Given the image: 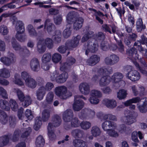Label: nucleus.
<instances>
[{
	"label": "nucleus",
	"instance_id": "1",
	"mask_svg": "<svg viewBox=\"0 0 147 147\" xmlns=\"http://www.w3.org/2000/svg\"><path fill=\"white\" fill-rule=\"evenodd\" d=\"M123 76L120 73H116L114 74L111 78L108 76H106L102 77L98 81L100 86H104L108 85L112 82L113 85L116 87L121 86L122 84H124V81L122 80Z\"/></svg>",
	"mask_w": 147,
	"mask_h": 147
},
{
	"label": "nucleus",
	"instance_id": "2",
	"mask_svg": "<svg viewBox=\"0 0 147 147\" xmlns=\"http://www.w3.org/2000/svg\"><path fill=\"white\" fill-rule=\"evenodd\" d=\"M55 92L56 95L63 99H67L72 95L71 93L68 91L66 87L64 86L56 88L55 89Z\"/></svg>",
	"mask_w": 147,
	"mask_h": 147
},
{
	"label": "nucleus",
	"instance_id": "3",
	"mask_svg": "<svg viewBox=\"0 0 147 147\" xmlns=\"http://www.w3.org/2000/svg\"><path fill=\"white\" fill-rule=\"evenodd\" d=\"M68 77V74L66 72L59 73L55 71L51 74L50 78L52 81L56 80L58 82L63 83L66 81Z\"/></svg>",
	"mask_w": 147,
	"mask_h": 147
},
{
	"label": "nucleus",
	"instance_id": "4",
	"mask_svg": "<svg viewBox=\"0 0 147 147\" xmlns=\"http://www.w3.org/2000/svg\"><path fill=\"white\" fill-rule=\"evenodd\" d=\"M46 46L49 48H51L53 47V43L52 40L47 38L45 40H39L37 45L38 52L40 53L44 52Z\"/></svg>",
	"mask_w": 147,
	"mask_h": 147
},
{
	"label": "nucleus",
	"instance_id": "5",
	"mask_svg": "<svg viewBox=\"0 0 147 147\" xmlns=\"http://www.w3.org/2000/svg\"><path fill=\"white\" fill-rule=\"evenodd\" d=\"M134 111H125V116L122 117L121 119V122L129 125L136 122V120L134 116Z\"/></svg>",
	"mask_w": 147,
	"mask_h": 147
},
{
	"label": "nucleus",
	"instance_id": "6",
	"mask_svg": "<svg viewBox=\"0 0 147 147\" xmlns=\"http://www.w3.org/2000/svg\"><path fill=\"white\" fill-rule=\"evenodd\" d=\"M73 114L71 110H67L65 111L63 114V119L65 122L71 121V125L74 127H78L80 125V123L77 118L72 119Z\"/></svg>",
	"mask_w": 147,
	"mask_h": 147
},
{
	"label": "nucleus",
	"instance_id": "7",
	"mask_svg": "<svg viewBox=\"0 0 147 147\" xmlns=\"http://www.w3.org/2000/svg\"><path fill=\"white\" fill-rule=\"evenodd\" d=\"M61 123V119L58 116L54 118V121L53 123H50L49 124L48 127V135L51 140H53L55 137V135L53 131V125L54 127H57L59 126Z\"/></svg>",
	"mask_w": 147,
	"mask_h": 147
},
{
	"label": "nucleus",
	"instance_id": "8",
	"mask_svg": "<svg viewBox=\"0 0 147 147\" xmlns=\"http://www.w3.org/2000/svg\"><path fill=\"white\" fill-rule=\"evenodd\" d=\"M80 39V37L78 35L74 38L73 40L71 41H68L66 42L65 46H60L58 49V51L61 53H64L67 49L69 48L70 47H74L76 46L78 44L79 40Z\"/></svg>",
	"mask_w": 147,
	"mask_h": 147
},
{
	"label": "nucleus",
	"instance_id": "9",
	"mask_svg": "<svg viewBox=\"0 0 147 147\" xmlns=\"http://www.w3.org/2000/svg\"><path fill=\"white\" fill-rule=\"evenodd\" d=\"M14 92L17 93L18 98L20 101L24 100L22 105L24 107H27L31 104L32 100L29 96L25 97L23 92L18 89H14Z\"/></svg>",
	"mask_w": 147,
	"mask_h": 147
},
{
	"label": "nucleus",
	"instance_id": "10",
	"mask_svg": "<svg viewBox=\"0 0 147 147\" xmlns=\"http://www.w3.org/2000/svg\"><path fill=\"white\" fill-rule=\"evenodd\" d=\"M14 24H16V29L17 31L16 35V38L21 42L23 41L25 38L22 36V33L24 31V28L22 22L21 21H19L16 23V22H14Z\"/></svg>",
	"mask_w": 147,
	"mask_h": 147
},
{
	"label": "nucleus",
	"instance_id": "11",
	"mask_svg": "<svg viewBox=\"0 0 147 147\" xmlns=\"http://www.w3.org/2000/svg\"><path fill=\"white\" fill-rule=\"evenodd\" d=\"M80 98L86 100V98L83 96H76L75 97V102L73 105V109L75 111H79L84 106V104Z\"/></svg>",
	"mask_w": 147,
	"mask_h": 147
},
{
	"label": "nucleus",
	"instance_id": "12",
	"mask_svg": "<svg viewBox=\"0 0 147 147\" xmlns=\"http://www.w3.org/2000/svg\"><path fill=\"white\" fill-rule=\"evenodd\" d=\"M126 77L132 81L138 80L140 78L139 73L135 70H131L128 72L126 75Z\"/></svg>",
	"mask_w": 147,
	"mask_h": 147
},
{
	"label": "nucleus",
	"instance_id": "13",
	"mask_svg": "<svg viewBox=\"0 0 147 147\" xmlns=\"http://www.w3.org/2000/svg\"><path fill=\"white\" fill-rule=\"evenodd\" d=\"M102 129L106 133L111 129H115L117 127L116 124L110 121H106L103 122L102 125Z\"/></svg>",
	"mask_w": 147,
	"mask_h": 147
},
{
	"label": "nucleus",
	"instance_id": "14",
	"mask_svg": "<svg viewBox=\"0 0 147 147\" xmlns=\"http://www.w3.org/2000/svg\"><path fill=\"white\" fill-rule=\"evenodd\" d=\"M79 90L83 94H87L89 92L90 86L87 83H83L80 84L79 86Z\"/></svg>",
	"mask_w": 147,
	"mask_h": 147
},
{
	"label": "nucleus",
	"instance_id": "15",
	"mask_svg": "<svg viewBox=\"0 0 147 147\" xmlns=\"http://www.w3.org/2000/svg\"><path fill=\"white\" fill-rule=\"evenodd\" d=\"M15 60V57L14 55L11 53L9 56V58L4 57L1 58V61L4 64L7 65H9L11 63L13 62Z\"/></svg>",
	"mask_w": 147,
	"mask_h": 147
},
{
	"label": "nucleus",
	"instance_id": "16",
	"mask_svg": "<svg viewBox=\"0 0 147 147\" xmlns=\"http://www.w3.org/2000/svg\"><path fill=\"white\" fill-rule=\"evenodd\" d=\"M127 54L129 55V58L133 60L134 59L136 61L139 59V57H138V55L137 54V51L135 48H133L127 51Z\"/></svg>",
	"mask_w": 147,
	"mask_h": 147
},
{
	"label": "nucleus",
	"instance_id": "17",
	"mask_svg": "<svg viewBox=\"0 0 147 147\" xmlns=\"http://www.w3.org/2000/svg\"><path fill=\"white\" fill-rule=\"evenodd\" d=\"M75 62V60L72 57H69L67 60V62L62 64L60 67L61 71L65 70L67 67L72 65Z\"/></svg>",
	"mask_w": 147,
	"mask_h": 147
},
{
	"label": "nucleus",
	"instance_id": "18",
	"mask_svg": "<svg viewBox=\"0 0 147 147\" xmlns=\"http://www.w3.org/2000/svg\"><path fill=\"white\" fill-rule=\"evenodd\" d=\"M91 132L92 136H90L88 137L89 139L90 140L93 139V136L96 137L100 135L101 134V131L100 129L96 126H94L92 127Z\"/></svg>",
	"mask_w": 147,
	"mask_h": 147
},
{
	"label": "nucleus",
	"instance_id": "19",
	"mask_svg": "<svg viewBox=\"0 0 147 147\" xmlns=\"http://www.w3.org/2000/svg\"><path fill=\"white\" fill-rule=\"evenodd\" d=\"M103 103L107 107L110 108H113L117 106L116 102L113 100L105 99L103 100Z\"/></svg>",
	"mask_w": 147,
	"mask_h": 147
},
{
	"label": "nucleus",
	"instance_id": "20",
	"mask_svg": "<svg viewBox=\"0 0 147 147\" xmlns=\"http://www.w3.org/2000/svg\"><path fill=\"white\" fill-rule=\"evenodd\" d=\"M143 103L142 105L137 104L138 108L142 113H145L147 111V98H144L142 100Z\"/></svg>",
	"mask_w": 147,
	"mask_h": 147
},
{
	"label": "nucleus",
	"instance_id": "21",
	"mask_svg": "<svg viewBox=\"0 0 147 147\" xmlns=\"http://www.w3.org/2000/svg\"><path fill=\"white\" fill-rule=\"evenodd\" d=\"M30 66L33 71H37L40 69L39 61L36 58L34 59L31 61Z\"/></svg>",
	"mask_w": 147,
	"mask_h": 147
},
{
	"label": "nucleus",
	"instance_id": "22",
	"mask_svg": "<svg viewBox=\"0 0 147 147\" xmlns=\"http://www.w3.org/2000/svg\"><path fill=\"white\" fill-rule=\"evenodd\" d=\"M92 43H90L87 45L86 51V55H88L90 51L94 53L97 50L98 45L96 44H93V46H92Z\"/></svg>",
	"mask_w": 147,
	"mask_h": 147
},
{
	"label": "nucleus",
	"instance_id": "23",
	"mask_svg": "<svg viewBox=\"0 0 147 147\" xmlns=\"http://www.w3.org/2000/svg\"><path fill=\"white\" fill-rule=\"evenodd\" d=\"M25 83L27 86L31 88H35L36 85V81L31 78L26 79Z\"/></svg>",
	"mask_w": 147,
	"mask_h": 147
},
{
	"label": "nucleus",
	"instance_id": "24",
	"mask_svg": "<svg viewBox=\"0 0 147 147\" xmlns=\"http://www.w3.org/2000/svg\"><path fill=\"white\" fill-rule=\"evenodd\" d=\"M99 60V57L96 55H94L92 56L89 59L87 60V63L88 65L92 66L98 63Z\"/></svg>",
	"mask_w": 147,
	"mask_h": 147
},
{
	"label": "nucleus",
	"instance_id": "25",
	"mask_svg": "<svg viewBox=\"0 0 147 147\" xmlns=\"http://www.w3.org/2000/svg\"><path fill=\"white\" fill-rule=\"evenodd\" d=\"M127 94L126 90L124 89H121L117 93V97L119 100L125 99L127 96Z\"/></svg>",
	"mask_w": 147,
	"mask_h": 147
},
{
	"label": "nucleus",
	"instance_id": "26",
	"mask_svg": "<svg viewBox=\"0 0 147 147\" xmlns=\"http://www.w3.org/2000/svg\"><path fill=\"white\" fill-rule=\"evenodd\" d=\"M83 22V19L81 18H77L74 24V29L77 30L81 28Z\"/></svg>",
	"mask_w": 147,
	"mask_h": 147
},
{
	"label": "nucleus",
	"instance_id": "27",
	"mask_svg": "<svg viewBox=\"0 0 147 147\" xmlns=\"http://www.w3.org/2000/svg\"><path fill=\"white\" fill-rule=\"evenodd\" d=\"M141 99L140 97H136L127 100L123 103V104L125 106L127 107L132 103H135L138 102Z\"/></svg>",
	"mask_w": 147,
	"mask_h": 147
},
{
	"label": "nucleus",
	"instance_id": "28",
	"mask_svg": "<svg viewBox=\"0 0 147 147\" xmlns=\"http://www.w3.org/2000/svg\"><path fill=\"white\" fill-rule=\"evenodd\" d=\"M40 87L38 89L36 92V96L37 99L39 100H41L43 98L46 92Z\"/></svg>",
	"mask_w": 147,
	"mask_h": 147
},
{
	"label": "nucleus",
	"instance_id": "29",
	"mask_svg": "<svg viewBox=\"0 0 147 147\" xmlns=\"http://www.w3.org/2000/svg\"><path fill=\"white\" fill-rule=\"evenodd\" d=\"M47 28V30L49 33H50L51 32L52 33H53L52 30L54 28V26L50 22L49 20H46L45 28Z\"/></svg>",
	"mask_w": 147,
	"mask_h": 147
},
{
	"label": "nucleus",
	"instance_id": "30",
	"mask_svg": "<svg viewBox=\"0 0 147 147\" xmlns=\"http://www.w3.org/2000/svg\"><path fill=\"white\" fill-rule=\"evenodd\" d=\"M74 145L76 147H87V145L85 142L81 140L76 139L73 142Z\"/></svg>",
	"mask_w": 147,
	"mask_h": 147
},
{
	"label": "nucleus",
	"instance_id": "31",
	"mask_svg": "<svg viewBox=\"0 0 147 147\" xmlns=\"http://www.w3.org/2000/svg\"><path fill=\"white\" fill-rule=\"evenodd\" d=\"M51 56L50 53H47L44 54L41 58L42 63H48L51 60Z\"/></svg>",
	"mask_w": 147,
	"mask_h": 147
},
{
	"label": "nucleus",
	"instance_id": "32",
	"mask_svg": "<svg viewBox=\"0 0 147 147\" xmlns=\"http://www.w3.org/2000/svg\"><path fill=\"white\" fill-rule=\"evenodd\" d=\"M44 143V140L42 136H39L37 138L36 141V147H42Z\"/></svg>",
	"mask_w": 147,
	"mask_h": 147
},
{
	"label": "nucleus",
	"instance_id": "33",
	"mask_svg": "<svg viewBox=\"0 0 147 147\" xmlns=\"http://www.w3.org/2000/svg\"><path fill=\"white\" fill-rule=\"evenodd\" d=\"M136 25L137 30L138 32L145 28V26L143 25L142 20L141 18L138 20L136 22Z\"/></svg>",
	"mask_w": 147,
	"mask_h": 147
},
{
	"label": "nucleus",
	"instance_id": "34",
	"mask_svg": "<svg viewBox=\"0 0 147 147\" xmlns=\"http://www.w3.org/2000/svg\"><path fill=\"white\" fill-rule=\"evenodd\" d=\"M9 140L8 136H5L0 137V147H2L6 145Z\"/></svg>",
	"mask_w": 147,
	"mask_h": 147
},
{
	"label": "nucleus",
	"instance_id": "35",
	"mask_svg": "<svg viewBox=\"0 0 147 147\" xmlns=\"http://www.w3.org/2000/svg\"><path fill=\"white\" fill-rule=\"evenodd\" d=\"M13 82L14 83L19 86H23L24 84V83L20 80V76L18 74H15Z\"/></svg>",
	"mask_w": 147,
	"mask_h": 147
},
{
	"label": "nucleus",
	"instance_id": "36",
	"mask_svg": "<svg viewBox=\"0 0 147 147\" xmlns=\"http://www.w3.org/2000/svg\"><path fill=\"white\" fill-rule=\"evenodd\" d=\"M89 10H92L95 13V15L96 16V19L98 21V22L101 24L103 23V21L99 18L97 16H103L104 15L100 12H96V10L92 9L91 8H89Z\"/></svg>",
	"mask_w": 147,
	"mask_h": 147
},
{
	"label": "nucleus",
	"instance_id": "37",
	"mask_svg": "<svg viewBox=\"0 0 147 147\" xmlns=\"http://www.w3.org/2000/svg\"><path fill=\"white\" fill-rule=\"evenodd\" d=\"M54 94L52 92H49L47 95L46 100L47 103L50 104L52 102L54 98Z\"/></svg>",
	"mask_w": 147,
	"mask_h": 147
},
{
	"label": "nucleus",
	"instance_id": "38",
	"mask_svg": "<svg viewBox=\"0 0 147 147\" xmlns=\"http://www.w3.org/2000/svg\"><path fill=\"white\" fill-rule=\"evenodd\" d=\"M10 76L9 71L5 69L0 70V76L5 78H7Z\"/></svg>",
	"mask_w": 147,
	"mask_h": 147
},
{
	"label": "nucleus",
	"instance_id": "39",
	"mask_svg": "<svg viewBox=\"0 0 147 147\" xmlns=\"http://www.w3.org/2000/svg\"><path fill=\"white\" fill-rule=\"evenodd\" d=\"M115 129H111L109 131H108L106 133L110 136L114 137L116 138L119 136V134L118 133L115 131Z\"/></svg>",
	"mask_w": 147,
	"mask_h": 147
},
{
	"label": "nucleus",
	"instance_id": "40",
	"mask_svg": "<svg viewBox=\"0 0 147 147\" xmlns=\"http://www.w3.org/2000/svg\"><path fill=\"white\" fill-rule=\"evenodd\" d=\"M61 58V56L60 54L56 53L52 55V59L54 63H56L60 61Z\"/></svg>",
	"mask_w": 147,
	"mask_h": 147
},
{
	"label": "nucleus",
	"instance_id": "41",
	"mask_svg": "<svg viewBox=\"0 0 147 147\" xmlns=\"http://www.w3.org/2000/svg\"><path fill=\"white\" fill-rule=\"evenodd\" d=\"M0 106L2 109H5L7 111L10 109V106L8 103L5 100L1 101Z\"/></svg>",
	"mask_w": 147,
	"mask_h": 147
},
{
	"label": "nucleus",
	"instance_id": "42",
	"mask_svg": "<svg viewBox=\"0 0 147 147\" xmlns=\"http://www.w3.org/2000/svg\"><path fill=\"white\" fill-rule=\"evenodd\" d=\"M40 119V117H37L36 119L35 124L34 126V129L36 130H38L42 124L41 121Z\"/></svg>",
	"mask_w": 147,
	"mask_h": 147
},
{
	"label": "nucleus",
	"instance_id": "43",
	"mask_svg": "<svg viewBox=\"0 0 147 147\" xmlns=\"http://www.w3.org/2000/svg\"><path fill=\"white\" fill-rule=\"evenodd\" d=\"M0 118L2 119L1 122L3 124H5L7 122V117L5 113L1 110H0Z\"/></svg>",
	"mask_w": 147,
	"mask_h": 147
},
{
	"label": "nucleus",
	"instance_id": "44",
	"mask_svg": "<svg viewBox=\"0 0 147 147\" xmlns=\"http://www.w3.org/2000/svg\"><path fill=\"white\" fill-rule=\"evenodd\" d=\"M61 34L59 31H57L53 36V40L56 42H59L61 40Z\"/></svg>",
	"mask_w": 147,
	"mask_h": 147
},
{
	"label": "nucleus",
	"instance_id": "45",
	"mask_svg": "<svg viewBox=\"0 0 147 147\" xmlns=\"http://www.w3.org/2000/svg\"><path fill=\"white\" fill-rule=\"evenodd\" d=\"M49 112L48 110H45L42 113V119L44 121H47L49 117Z\"/></svg>",
	"mask_w": 147,
	"mask_h": 147
},
{
	"label": "nucleus",
	"instance_id": "46",
	"mask_svg": "<svg viewBox=\"0 0 147 147\" xmlns=\"http://www.w3.org/2000/svg\"><path fill=\"white\" fill-rule=\"evenodd\" d=\"M80 125L82 129L85 130L89 129L91 126V123L87 121L82 122Z\"/></svg>",
	"mask_w": 147,
	"mask_h": 147
},
{
	"label": "nucleus",
	"instance_id": "47",
	"mask_svg": "<svg viewBox=\"0 0 147 147\" xmlns=\"http://www.w3.org/2000/svg\"><path fill=\"white\" fill-rule=\"evenodd\" d=\"M90 95L91 96H94V97L99 98L101 96V93L98 90H93L91 91Z\"/></svg>",
	"mask_w": 147,
	"mask_h": 147
},
{
	"label": "nucleus",
	"instance_id": "48",
	"mask_svg": "<svg viewBox=\"0 0 147 147\" xmlns=\"http://www.w3.org/2000/svg\"><path fill=\"white\" fill-rule=\"evenodd\" d=\"M53 84L51 82H47L45 85V87L44 86L40 87L41 88H42L46 92L47 91L50 90L53 87Z\"/></svg>",
	"mask_w": 147,
	"mask_h": 147
},
{
	"label": "nucleus",
	"instance_id": "49",
	"mask_svg": "<svg viewBox=\"0 0 147 147\" xmlns=\"http://www.w3.org/2000/svg\"><path fill=\"white\" fill-rule=\"evenodd\" d=\"M67 27H69V28L65 29L63 33V36L65 38H68L71 34V28L69 27L70 26L69 25H67Z\"/></svg>",
	"mask_w": 147,
	"mask_h": 147
},
{
	"label": "nucleus",
	"instance_id": "50",
	"mask_svg": "<svg viewBox=\"0 0 147 147\" xmlns=\"http://www.w3.org/2000/svg\"><path fill=\"white\" fill-rule=\"evenodd\" d=\"M10 103L12 110L14 111H16L18 109V105L16 101L13 99H11Z\"/></svg>",
	"mask_w": 147,
	"mask_h": 147
},
{
	"label": "nucleus",
	"instance_id": "51",
	"mask_svg": "<svg viewBox=\"0 0 147 147\" xmlns=\"http://www.w3.org/2000/svg\"><path fill=\"white\" fill-rule=\"evenodd\" d=\"M25 115L27 118L29 120H31L33 118L32 112L29 109H27L25 113Z\"/></svg>",
	"mask_w": 147,
	"mask_h": 147
},
{
	"label": "nucleus",
	"instance_id": "52",
	"mask_svg": "<svg viewBox=\"0 0 147 147\" xmlns=\"http://www.w3.org/2000/svg\"><path fill=\"white\" fill-rule=\"evenodd\" d=\"M98 98L91 96L89 99V101L92 104H98L99 101V100Z\"/></svg>",
	"mask_w": 147,
	"mask_h": 147
},
{
	"label": "nucleus",
	"instance_id": "53",
	"mask_svg": "<svg viewBox=\"0 0 147 147\" xmlns=\"http://www.w3.org/2000/svg\"><path fill=\"white\" fill-rule=\"evenodd\" d=\"M8 32L7 27L4 25L1 26L0 27V33L3 35L7 34Z\"/></svg>",
	"mask_w": 147,
	"mask_h": 147
},
{
	"label": "nucleus",
	"instance_id": "54",
	"mask_svg": "<svg viewBox=\"0 0 147 147\" xmlns=\"http://www.w3.org/2000/svg\"><path fill=\"white\" fill-rule=\"evenodd\" d=\"M131 138L132 140L135 142H138L139 140L138 138V133L136 131L132 132L131 134Z\"/></svg>",
	"mask_w": 147,
	"mask_h": 147
},
{
	"label": "nucleus",
	"instance_id": "55",
	"mask_svg": "<svg viewBox=\"0 0 147 147\" xmlns=\"http://www.w3.org/2000/svg\"><path fill=\"white\" fill-rule=\"evenodd\" d=\"M28 28L29 34L30 36H34L36 34V31L32 25H29L28 26Z\"/></svg>",
	"mask_w": 147,
	"mask_h": 147
},
{
	"label": "nucleus",
	"instance_id": "56",
	"mask_svg": "<svg viewBox=\"0 0 147 147\" xmlns=\"http://www.w3.org/2000/svg\"><path fill=\"white\" fill-rule=\"evenodd\" d=\"M85 113L84 114V115H88L90 117H92L95 115V112L93 111L90 109H86L85 111Z\"/></svg>",
	"mask_w": 147,
	"mask_h": 147
},
{
	"label": "nucleus",
	"instance_id": "57",
	"mask_svg": "<svg viewBox=\"0 0 147 147\" xmlns=\"http://www.w3.org/2000/svg\"><path fill=\"white\" fill-rule=\"evenodd\" d=\"M62 20V16L60 15H58L54 17V21L55 23L56 24H60Z\"/></svg>",
	"mask_w": 147,
	"mask_h": 147
},
{
	"label": "nucleus",
	"instance_id": "58",
	"mask_svg": "<svg viewBox=\"0 0 147 147\" xmlns=\"http://www.w3.org/2000/svg\"><path fill=\"white\" fill-rule=\"evenodd\" d=\"M0 95L3 98H7V97L6 90L1 87H0Z\"/></svg>",
	"mask_w": 147,
	"mask_h": 147
},
{
	"label": "nucleus",
	"instance_id": "59",
	"mask_svg": "<svg viewBox=\"0 0 147 147\" xmlns=\"http://www.w3.org/2000/svg\"><path fill=\"white\" fill-rule=\"evenodd\" d=\"M93 35V32H89L88 34L85 35L82 38V42H84L86 40H87L89 38L92 37Z\"/></svg>",
	"mask_w": 147,
	"mask_h": 147
},
{
	"label": "nucleus",
	"instance_id": "60",
	"mask_svg": "<svg viewBox=\"0 0 147 147\" xmlns=\"http://www.w3.org/2000/svg\"><path fill=\"white\" fill-rule=\"evenodd\" d=\"M100 71L101 72L100 75L102 74L103 75H104L105 74H109L112 72V70L111 68L108 69V70L106 69H101Z\"/></svg>",
	"mask_w": 147,
	"mask_h": 147
},
{
	"label": "nucleus",
	"instance_id": "61",
	"mask_svg": "<svg viewBox=\"0 0 147 147\" xmlns=\"http://www.w3.org/2000/svg\"><path fill=\"white\" fill-rule=\"evenodd\" d=\"M72 135L75 137H81L82 133L78 129L73 130L72 132Z\"/></svg>",
	"mask_w": 147,
	"mask_h": 147
},
{
	"label": "nucleus",
	"instance_id": "62",
	"mask_svg": "<svg viewBox=\"0 0 147 147\" xmlns=\"http://www.w3.org/2000/svg\"><path fill=\"white\" fill-rule=\"evenodd\" d=\"M19 134L20 131H19L17 130L14 132L12 138L13 142H15L18 140Z\"/></svg>",
	"mask_w": 147,
	"mask_h": 147
},
{
	"label": "nucleus",
	"instance_id": "63",
	"mask_svg": "<svg viewBox=\"0 0 147 147\" xmlns=\"http://www.w3.org/2000/svg\"><path fill=\"white\" fill-rule=\"evenodd\" d=\"M31 131V128L28 127L24 130V133L22 135V137H26L28 136Z\"/></svg>",
	"mask_w": 147,
	"mask_h": 147
},
{
	"label": "nucleus",
	"instance_id": "64",
	"mask_svg": "<svg viewBox=\"0 0 147 147\" xmlns=\"http://www.w3.org/2000/svg\"><path fill=\"white\" fill-rule=\"evenodd\" d=\"M21 78L24 80L25 81V80L26 79H28V78H30L31 77H30L28 74L27 72L23 71L21 73Z\"/></svg>",
	"mask_w": 147,
	"mask_h": 147
}]
</instances>
